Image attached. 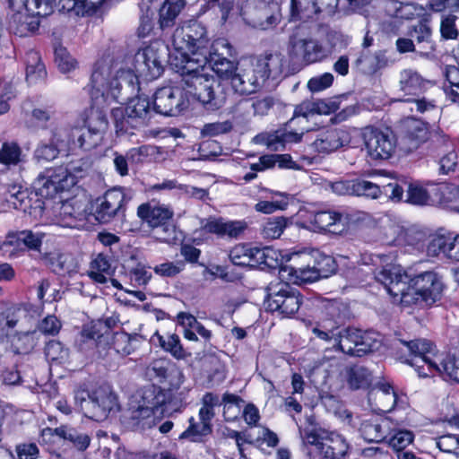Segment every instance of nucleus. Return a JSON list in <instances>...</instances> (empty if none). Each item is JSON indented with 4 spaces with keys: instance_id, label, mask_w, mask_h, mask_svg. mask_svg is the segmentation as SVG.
<instances>
[{
    "instance_id": "obj_45",
    "label": "nucleus",
    "mask_w": 459,
    "mask_h": 459,
    "mask_svg": "<svg viewBox=\"0 0 459 459\" xmlns=\"http://www.w3.org/2000/svg\"><path fill=\"white\" fill-rule=\"evenodd\" d=\"M374 333L363 332L359 343L354 346H349L347 354L351 356L362 357L374 351L378 350L380 342L374 337Z\"/></svg>"
},
{
    "instance_id": "obj_9",
    "label": "nucleus",
    "mask_w": 459,
    "mask_h": 459,
    "mask_svg": "<svg viewBox=\"0 0 459 459\" xmlns=\"http://www.w3.org/2000/svg\"><path fill=\"white\" fill-rule=\"evenodd\" d=\"M153 114L150 100L143 96L129 99L125 108L119 107L111 110L117 134H133L132 130L148 126Z\"/></svg>"
},
{
    "instance_id": "obj_38",
    "label": "nucleus",
    "mask_w": 459,
    "mask_h": 459,
    "mask_svg": "<svg viewBox=\"0 0 459 459\" xmlns=\"http://www.w3.org/2000/svg\"><path fill=\"white\" fill-rule=\"evenodd\" d=\"M105 0H59L60 11L74 13L77 16L92 14Z\"/></svg>"
},
{
    "instance_id": "obj_19",
    "label": "nucleus",
    "mask_w": 459,
    "mask_h": 459,
    "mask_svg": "<svg viewBox=\"0 0 459 459\" xmlns=\"http://www.w3.org/2000/svg\"><path fill=\"white\" fill-rule=\"evenodd\" d=\"M189 105L190 100L183 86L163 87L158 89L153 95L154 114L176 117L186 111Z\"/></svg>"
},
{
    "instance_id": "obj_49",
    "label": "nucleus",
    "mask_w": 459,
    "mask_h": 459,
    "mask_svg": "<svg viewBox=\"0 0 459 459\" xmlns=\"http://www.w3.org/2000/svg\"><path fill=\"white\" fill-rule=\"evenodd\" d=\"M455 243V238L443 235L435 236L430 238L426 246V252L429 256L435 257L444 254L450 259V247Z\"/></svg>"
},
{
    "instance_id": "obj_35",
    "label": "nucleus",
    "mask_w": 459,
    "mask_h": 459,
    "mask_svg": "<svg viewBox=\"0 0 459 459\" xmlns=\"http://www.w3.org/2000/svg\"><path fill=\"white\" fill-rule=\"evenodd\" d=\"M259 69L266 82L268 79L277 80L283 73L285 67L284 56L281 53L266 55L255 59Z\"/></svg>"
},
{
    "instance_id": "obj_7",
    "label": "nucleus",
    "mask_w": 459,
    "mask_h": 459,
    "mask_svg": "<svg viewBox=\"0 0 459 459\" xmlns=\"http://www.w3.org/2000/svg\"><path fill=\"white\" fill-rule=\"evenodd\" d=\"M187 96H192L210 110H217L224 106L227 100L225 86L219 78L212 74L190 75L186 79V86L184 87Z\"/></svg>"
},
{
    "instance_id": "obj_46",
    "label": "nucleus",
    "mask_w": 459,
    "mask_h": 459,
    "mask_svg": "<svg viewBox=\"0 0 459 459\" xmlns=\"http://www.w3.org/2000/svg\"><path fill=\"white\" fill-rule=\"evenodd\" d=\"M401 288H403V290L399 296L403 307L416 306L423 308L434 304L433 301L426 300L424 296L418 291L416 288H413L412 284L402 285Z\"/></svg>"
},
{
    "instance_id": "obj_21",
    "label": "nucleus",
    "mask_w": 459,
    "mask_h": 459,
    "mask_svg": "<svg viewBox=\"0 0 459 459\" xmlns=\"http://www.w3.org/2000/svg\"><path fill=\"white\" fill-rule=\"evenodd\" d=\"M262 74L255 60L240 63L230 82L232 90L240 95L257 91L265 83Z\"/></svg>"
},
{
    "instance_id": "obj_42",
    "label": "nucleus",
    "mask_w": 459,
    "mask_h": 459,
    "mask_svg": "<svg viewBox=\"0 0 459 459\" xmlns=\"http://www.w3.org/2000/svg\"><path fill=\"white\" fill-rule=\"evenodd\" d=\"M25 162V155L16 142H4L0 148V164L6 168Z\"/></svg>"
},
{
    "instance_id": "obj_26",
    "label": "nucleus",
    "mask_w": 459,
    "mask_h": 459,
    "mask_svg": "<svg viewBox=\"0 0 459 459\" xmlns=\"http://www.w3.org/2000/svg\"><path fill=\"white\" fill-rule=\"evenodd\" d=\"M28 12L18 10L8 14V30L11 33L19 37H28L39 30V15L30 14Z\"/></svg>"
},
{
    "instance_id": "obj_27",
    "label": "nucleus",
    "mask_w": 459,
    "mask_h": 459,
    "mask_svg": "<svg viewBox=\"0 0 459 459\" xmlns=\"http://www.w3.org/2000/svg\"><path fill=\"white\" fill-rule=\"evenodd\" d=\"M442 186H434L430 190L416 184H410L407 187L405 202L413 205H434L445 202Z\"/></svg>"
},
{
    "instance_id": "obj_60",
    "label": "nucleus",
    "mask_w": 459,
    "mask_h": 459,
    "mask_svg": "<svg viewBox=\"0 0 459 459\" xmlns=\"http://www.w3.org/2000/svg\"><path fill=\"white\" fill-rule=\"evenodd\" d=\"M339 0H311L315 20L319 16L327 17L335 13Z\"/></svg>"
},
{
    "instance_id": "obj_2",
    "label": "nucleus",
    "mask_w": 459,
    "mask_h": 459,
    "mask_svg": "<svg viewBox=\"0 0 459 459\" xmlns=\"http://www.w3.org/2000/svg\"><path fill=\"white\" fill-rule=\"evenodd\" d=\"M125 88H131L132 91L139 90L130 69L126 71L118 69L116 77H112L110 59H100L95 63L89 90L95 105L99 106L102 102L108 105L111 102L123 103L129 100V97L122 93Z\"/></svg>"
},
{
    "instance_id": "obj_4",
    "label": "nucleus",
    "mask_w": 459,
    "mask_h": 459,
    "mask_svg": "<svg viewBox=\"0 0 459 459\" xmlns=\"http://www.w3.org/2000/svg\"><path fill=\"white\" fill-rule=\"evenodd\" d=\"M88 162L82 159L71 160L65 165L48 168L33 182L35 195L54 198L58 193L67 191L77 183L87 169Z\"/></svg>"
},
{
    "instance_id": "obj_47",
    "label": "nucleus",
    "mask_w": 459,
    "mask_h": 459,
    "mask_svg": "<svg viewBox=\"0 0 459 459\" xmlns=\"http://www.w3.org/2000/svg\"><path fill=\"white\" fill-rule=\"evenodd\" d=\"M347 381L353 390L366 388L370 385L371 373L367 368L355 365L347 370Z\"/></svg>"
},
{
    "instance_id": "obj_29",
    "label": "nucleus",
    "mask_w": 459,
    "mask_h": 459,
    "mask_svg": "<svg viewBox=\"0 0 459 459\" xmlns=\"http://www.w3.org/2000/svg\"><path fill=\"white\" fill-rule=\"evenodd\" d=\"M46 234L41 231L23 230L11 232L7 235V242L10 246L20 250L41 252V247Z\"/></svg>"
},
{
    "instance_id": "obj_5",
    "label": "nucleus",
    "mask_w": 459,
    "mask_h": 459,
    "mask_svg": "<svg viewBox=\"0 0 459 459\" xmlns=\"http://www.w3.org/2000/svg\"><path fill=\"white\" fill-rule=\"evenodd\" d=\"M302 438L303 452L308 459H342L349 450L342 436L316 425L306 428Z\"/></svg>"
},
{
    "instance_id": "obj_8",
    "label": "nucleus",
    "mask_w": 459,
    "mask_h": 459,
    "mask_svg": "<svg viewBox=\"0 0 459 459\" xmlns=\"http://www.w3.org/2000/svg\"><path fill=\"white\" fill-rule=\"evenodd\" d=\"M132 197L130 190L122 186L112 187L91 202L90 214L101 224L122 220Z\"/></svg>"
},
{
    "instance_id": "obj_10",
    "label": "nucleus",
    "mask_w": 459,
    "mask_h": 459,
    "mask_svg": "<svg viewBox=\"0 0 459 459\" xmlns=\"http://www.w3.org/2000/svg\"><path fill=\"white\" fill-rule=\"evenodd\" d=\"M169 48L161 41H154L139 49L133 59L132 75L138 83V78L152 81L159 78L164 72Z\"/></svg>"
},
{
    "instance_id": "obj_48",
    "label": "nucleus",
    "mask_w": 459,
    "mask_h": 459,
    "mask_svg": "<svg viewBox=\"0 0 459 459\" xmlns=\"http://www.w3.org/2000/svg\"><path fill=\"white\" fill-rule=\"evenodd\" d=\"M315 20L311 0H290V22Z\"/></svg>"
},
{
    "instance_id": "obj_14",
    "label": "nucleus",
    "mask_w": 459,
    "mask_h": 459,
    "mask_svg": "<svg viewBox=\"0 0 459 459\" xmlns=\"http://www.w3.org/2000/svg\"><path fill=\"white\" fill-rule=\"evenodd\" d=\"M287 55L290 62L307 65L325 60L328 50L319 39L293 32L289 36Z\"/></svg>"
},
{
    "instance_id": "obj_62",
    "label": "nucleus",
    "mask_w": 459,
    "mask_h": 459,
    "mask_svg": "<svg viewBox=\"0 0 459 459\" xmlns=\"http://www.w3.org/2000/svg\"><path fill=\"white\" fill-rule=\"evenodd\" d=\"M425 144H427V152L429 154H434L439 150L448 151L449 147L452 145L449 138L439 133H430L429 135V141Z\"/></svg>"
},
{
    "instance_id": "obj_53",
    "label": "nucleus",
    "mask_w": 459,
    "mask_h": 459,
    "mask_svg": "<svg viewBox=\"0 0 459 459\" xmlns=\"http://www.w3.org/2000/svg\"><path fill=\"white\" fill-rule=\"evenodd\" d=\"M291 220L283 216L273 217L264 224L262 234L264 238L275 239L281 237L285 228L290 225Z\"/></svg>"
},
{
    "instance_id": "obj_39",
    "label": "nucleus",
    "mask_w": 459,
    "mask_h": 459,
    "mask_svg": "<svg viewBox=\"0 0 459 459\" xmlns=\"http://www.w3.org/2000/svg\"><path fill=\"white\" fill-rule=\"evenodd\" d=\"M186 6V0H165L159 10V23L162 30L173 27Z\"/></svg>"
},
{
    "instance_id": "obj_52",
    "label": "nucleus",
    "mask_w": 459,
    "mask_h": 459,
    "mask_svg": "<svg viewBox=\"0 0 459 459\" xmlns=\"http://www.w3.org/2000/svg\"><path fill=\"white\" fill-rule=\"evenodd\" d=\"M255 262L254 266H261L262 269L267 268L270 270L276 269L280 266L278 254L275 250L270 247H255Z\"/></svg>"
},
{
    "instance_id": "obj_50",
    "label": "nucleus",
    "mask_w": 459,
    "mask_h": 459,
    "mask_svg": "<svg viewBox=\"0 0 459 459\" xmlns=\"http://www.w3.org/2000/svg\"><path fill=\"white\" fill-rule=\"evenodd\" d=\"M212 432V426L204 425L196 422L193 417L189 419L188 428L183 431L178 438L187 439L191 442H203L204 437L209 436Z\"/></svg>"
},
{
    "instance_id": "obj_37",
    "label": "nucleus",
    "mask_w": 459,
    "mask_h": 459,
    "mask_svg": "<svg viewBox=\"0 0 459 459\" xmlns=\"http://www.w3.org/2000/svg\"><path fill=\"white\" fill-rule=\"evenodd\" d=\"M389 60L385 50L376 51L374 54L361 53L355 64L361 66L364 73L375 74L388 65Z\"/></svg>"
},
{
    "instance_id": "obj_32",
    "label": "nucleus",
    "mask_w": 459,
    "mask_h": 459,
    "mask_svg": "<svg viewBox=\"0 0 459 459\" xmlns=\"http://www.w3.org/2000/svg\"><path fill=\"white\" fill-rule=\"evenodd\" d=\"M65 134L61 130L54 129L48 141H41L34 151V157L38 160L52 161L58 157L62 149L66 146Z\"/></svg>"
},
{
    "instance_id": "obj_6",
    "label": "nucleus",
    "mask_w": 459,
    "mask_h": 459,
    "mask_svg": "<svg viewBox=\"0 0 459 459\" xmlns=\"http://www.w3.org/2000/svg\"><path fill=\"white\" fill-rule=\"evenodd\" d=\"M349 316L348 307L342 302L333 299L322 302L321 317L310 322L308 330L321 341L333 344V348H342L340 328Z\"/></svg>"
},
{
    "instance_id": "obj_11",
    "label": "nucleus",
    "mask_w": 459,
    "mask_h": 459,
    "mask_svg": "<svg viewBox=\"0 0 459 459\" xmlns=\"http://www.w3.org/2000/svg\"><path fill=\"white\" fill-rule=\"evenodd\" d=\"M74 401L85 417L99 422L105 420L110 411L118 407L117 396L102 387L92 392L78 388L74 392Z\"/></svg>"
},
{
    "instance_id": "obj_61",
    "label": "nucleus",
    "mask_w": 459,
    "mask_h": 459,
    "mask_svg": "<svg viewBox=\"0 0 459 459\" xmlns=\"http://www.w3.org/2000/svg\"><path fill=\"white\" fill-rule=\"evenodd\" d=\"M55 62L58 69L64 74L69 73L74 69L77 64L66 48L63 47L55 48Z\"/></svg>"
},
{
    "instance_id": "obj_33",
    "label": "nucleus",
    "mask_w": 459,
    "mask_h": 459,
    "mask_svg": "<svg viewBox=\"0 0 459 459\" xmlns=\"http://www.w3.org/2000/svg\"><path fill=\"white\" fill-rule=\"evenodd\" d=\"M408 273L404 272L401 273L400 269H395V271H392L388 268H382L381 270L375 273L376 280L384 285L387 293L393 298L399 297L403 288L402 285L407 284V280L405 278V274Z\"/></svg>"
},
{
    "instance_id": "obj_22",
    "label": "nucleus",
    "mask_w": 459,
    "mask_h": 459,
    "mask_svg": "<svg viewBox=\"0 0 459 459\" xmlns=\"http://www.w3.org/2000/svg\"><path fill=\"white\" fill-rule=\"evenodd\" d=\"M407 284H412L426 300L436 303L441 299L443 282L441 277L434 271H424L417 274L406 273Z\"/></svg>"
},
{
    "instance_id": "obj_63",
    "label": "nucleus",
    "mask_w": 459,
    "mask_h": 459,
    "mask_svg": "<svg viewBox=\"0 0 459 459\" xmlns=\"http://www.w3.org/2000/svg\"><path fill=\"white\" fill-rule=\"evenodd\" d=\"M88 124V134L93 133L94 134H99L100 132H103L108 127V119L106 114H104L101 110H91V113L87 119Z\"/></svg>"
},
{
    "instance_id": "obj_54",
    "label": "nucleus",
    "mask_w": 459,
    "mask_h": 459,
    "mask_svg": "<svg viewBox=\"0 0 459 459\" xmlns=\"http://www.w3.org/2000/svg\"><path fill=\"white\" fill-rule=\"evenodd\" d=\"M255 247L246 245H238L232 248L230 253V259L233 264L241 267H254Z\"/></svg>"
},
{
    "instance_id": "obj_43",
    "label": "nucleus",
    "mask_w": 459,
    "mask_h": 459,
    "mask_svg": "<svg viewBox=\"0 0 459 459\" xmlns=\"http://www.w3.org/2000/svg\"><path fill=\"white\" fill-rule=\"evenodd\" d=\"M112 274L113 271L108 257L103 254H99L91 263L90 278L98 283L104 284L108 281V276Z\"/></svg>"
},
{
    "instance_id": "obj_51",
    "label": "nucleus",
    "mask_w": 459,
    "mask_h": 459,
    "mask_svg": "<svg viewBox=\"0 0 459 459\" xmlns=\"http://www.w3.org/2000/svg\"><path fill=\"white\" fill-rule=\"evenodd\" d=\"M160 347L177 359H184L189 354L184 350L179 336L173 333L166 337L157 334Z\"/></svg>"
},
{
    "instance_id": "obj_23",
    "label": "nucleus",
    "mask_w": 459,
    "mask_h": 459,
    "mask_svg": "<svg viewBox=\"0 0 459 459\" xmlns=\"http://www.w3.org/2000/svg\"><path fill=\"white\" fill-rule=\"evenodd\" d=\"M402 145L406 152H412L429 141V125L420 119L407 118L401 126Z\"/></svg>"
},
{
    "instance_id": "obj_25",
    "label": "nucleus",
    "mask_w": 459,
    "mask_h": 459,
    "mask_svg": "<svg viewBox=\"0 0 459 459\" xmlns=\"http://www.w3.org/2000/svg\"><path fill=\"white\" fill-rule=\"evenodd\" d=\"M429 81L424 79L416 70L408 68L403 69L399 74V91L403 93V99L400 100L404 102H411L416 97L423 94Z\"/></svg>"
},
{
    "instance_id": "obj_58",
    "label": "nucleus",
    "mask_w": 459,
    "mask_h": 459,
    "mask_svg": "<svg viewBox=\"0 0 459 459\" xmlns=\"http://www.w3.org/2000/svg\"><path fill=\"white\" fill-rule=\"evenodd\" d=\"M440 371H435L442 376H446L448 379L459 383V359L455 356L447 355L438 365Z\"/></svg>"
},
{
    "instance_id": "obj_30",
    "label": "nucleus",
    "mask_w": 459,
    "mask_h": 459,
    "mask_svg": "<svg viewBox=\"0 0 459 459\" xmlns=\"http://www.w3.org/2000/svg\"><path fill=\"white\" fill-rule=\"evenodd\" d=\"M281 0H257L255 6V25L266 30L277 24Z\"/></svg>"
},
{
    "instance_id": "obj_15",
    "label": "nucleus",
    "mask_w": 459,
    "mask_h": 459,
    "mask_svg": "<svg viewBox=\"0 0 459 459\" xmlns=\"http://www.w3.org/2000/svg\"><path fill=\"white\" fill-rule=\"evenodd\" d=\"M264 306L271 312H278L282 316L295 315L301 304L302 295L299 290L287 282L271 283L266 289Z\"/></svg>"
},
{
    "instance_id": "obj_3",
    "label": "nucleus",
    "mask_w": 459,
    "mask_h": 459,
    "mask_svg": "<svg viewBox=\"0 0 459 459\" xmlns=\"http://www.w3.org/2000/svg\"><path fill=\"white\" fill-rule=\"evenodd\" d=\"M389 350L396 359L415 367L420 377H429L440 371L436 356V345L427 339H405L402 333H394L390 340Z\"/></svg>"
},
{
    "instance_id": "obj_16",
    "label": "nucleus",
    "mask_w": 459,
    "mask_h": 459,
    "mask_svg": "<svg viewBox=\"0 0 459 459\" xmlns=\"http://www.w3.org/2000/svg\"><path fill=\"white\" fill-rule=\"evenodd\" d=\"M236 56L237 51L229 40L220 38L212 43V49L205 56L206 60L203 64H208L220 81L226 80L230 82L240 64L231 59Z\"/></svg>"
},
{
    "instance_id": "obj_44",
    "label": "nucleus",
    "mask_w": 459,
    "mask_h": 459,
    "mask_svg": "<svg viewBox=\"0 0 459 459\" xmlns=\"http://www.w3.org/2000/svg\"><path fill=\"white\" fill-rule=\"evenodd\" d=\"M141 336L129 334L126 332L116 333L113 336L112 348L117 353L126 356L134 352L137 348Z\"/></svg>"
},
{
    "instance_id": "obj_1",
    "label": "nucleus",
    "mask_w": 459,
    "mask_h": 459,
    "mask_svg": "<svg viewBox=\"0 0 459 459\" xmlns=\"http://www.w3.org/2000/svg\"><path fill=\"white\" fill-rule=\"evenodd\" d=\"M180 389V381L172 388H161L152 385L143 390L142 403L130 408L124 416L125 423L134 430L151 429L155 424V411L170 415L181 411L186 403L187 391Z\"/></svg>"
},
{
    "instance_id": "obj_64",
    "label": "nucleus",
    "mask_w": 459,
    "mask_h": 459,
    "mask_svg": "<svg viewBox=\"0 0 459 459\" xmlns=\"http://www.w3.org/2000/svg\"><path fill=\"white\" fill-rule=\"evenodd\" d=\"M314 264L321 278H327L337 270L334 258L331 255H319V256L315 259Z\"/></svg>"
},
{
    "instance_id": "obj_41",
    "label": "nucleus",
    "mask_w": 459,
    "mask_h": 459,
    "mask_svg": "<svg viewBox=\"0 0 459 459\" xmlns=\"http://www.w3.org/2000/svg\"><path fill=\"white\" fill-rule=\"evenodd\" d=\"M26 80L29 83H37L47 76L45 65L39 52L30 50L25 55Z\"/></svg>"
},
{
    "instance_id": "obj_17",
    "label": "nucleus",
    "mask_w": 459,
    "mask_h": 459,
    "mask_svg": "<svg viewBox=\"0 0 459 459\" xmlns=\"http://www.w3.org/2000/svg\"><path fill=\"white\" fill-rule=\"evenodd\" d=\"M137 216L149 227L157 230L159 238L169 242L175 237L174 212L168 206L143 203L137 208Z\"/></svg>"
},
{
    "instance_id": "obj_59",
    "label": "nucleus",
    "mask_w": 459,
    "mask_h": 459,
    "mask_svg": "<svg viewBox=\"0 0 459 459\" xmlns=\"http://www.w3.org/2000/svg\"><path fill=\"white\" fill-rule=\"evenodd\" d=\"M103 336L101 333V324L100 323H90L84 325L78 339L80 345L82 343H90L91 345H95L97 341Z\"/></svg>"
},
{
    "instance_id": "obj_34",
    "label": "nucleus",
    "mask_w": 459,
    "mask_h": 459,
    "mask_svg": "<svg viewBox=\"0 0 459 459\" xmlns=\"http://www.w3.org/2000/svg\"><path fill=\"white\" fill-rule=\"evenodd\" d=\"M342 135L343 132L336 128L322 131L313 142L312 146L318 153H331L343 145Z\"/></svg>"
},
{
    "instance_id": "obj_20",
    "label": "nucleus",
    "mask_w": 459,
    "mask_h": 459,
    "mask_svg": "<svg viewBox=\"0 0 459 459\" xmlns=\"http://www.w3.org/2000/svg\"><path fill=\"white\" fill-rule=\"evenodd\" d=\"M362 136L367 152L372 160H387L393 155L397 140L389 127L381 129L376 126H367L363 130Z\"/></svg>"
},
{
    "instance_id": "obj_56",
    "label": "nucleus",
    "mask_w": 459,
    "mask_h": 459,
    "mask_svg": "<svg viewBox=\"0 0 459 459\" xmlns=\"http://www.w3.org/2000/svg\"><path fill=\"white\" fill-rule=\"evenodd\" d=\"M445 77L449 86H444L447 96L453 101H459V68L455 65H447L445 70Z\"/></svg>"
},
{
    "instance_id": "obj_40",
    "label": "nucleus",
    "mask_w": 459,
    "mask_h": 459,
    "mask_svg": "<svg viewBox=\"0 0 459 459\" xmlns=\"http://www.w3.org/2000/svg\"><path fill=\"white\" fill-rule=\"evenodd\" d=\"M52 436H57L64 440L71 442L78 450L84 451L91 443V437L87 434L79 433L75 429L67 426H60L55 429H47Z\"/></svg>"
},
{
    "instance_id": "obj_57",
    "label": "nucleus",
    "mask_w": 459,
    "mask_h": 459,
    "mask_svg": "<svg viewBox=\"0 0 459 459\" xmlns=\"http://www.w3.org/2000/svg\"><path fill=\"white\" fill-rule=\"evenodd\" d=\"M274 105L273 98L266 96L263 99L251 101L250 100H241L238 102L237 107L247 108L250 107L254 109L255 115L264 116Z\"/></svg>"
},
{
    "instance_id": "obj_36",
    "label": "nucleus",
    "mask_w": 459,
    "mask_h": 459,
    "mask_svg": "<svg viewBox=\"0 0 459 459\" xmlns=\"http://www.w3.org/2000/svg\"><path fill=\"white\" fill-rule=\"evenodd\" d=\"M8 3L12 13L25 10L48 16L53 13L55 0H8Z\"/></svg>"
},
{
    "instance_id": "obj_12",
    "label": "nucleus",
    "mask_w": 459,
    "mask_h": 459,
    "mask_svg": "<svg viewBox=\"0 0 459 459\" xmlns=\"http://www.w3.org/2000/svg\"><path fill=\"white\" fill-rule=\"evenodd\" d=\"M172 45L176 49L186 51L196 56L199 63L206 60L205 56L211 51L212 44L206 28L198 22H191L175 30L172 35Z\"/></svg>"
},
{
    "instance_id": "obj_18",
    "label": "nucleus",
    "mask_w": 459,
    "mask_h": 459,
    "mask_svg": "<svg viewBox=\"0 0 459 459\" xmlns=\"http://www.w3.org/2000/svg\"><path fill=\"white\" fill-rule=\"evenodd\" d=\"M300 226L313 232L341 234L346 229L342 213L327 209H308L302 212Z\"/></svg>"
},
{
    "instance_id": "obj_55",
    "label": "nucleus",
    "mask_w": 459,
    "mask_h": 459,
    "mask_svg": "<svg viewBox=\"0 0 459 459\" xmlns=\"http://www.w3.org/2000/svg\"><path fill=\"white\" fill-rule=\"evenodd\" d=\"M289 204V195L283 193H274L272 201H259L255 205L256 212L270 214L278 210H284Z\"/></svg>"
},
{
    "instance_id": "obj_28",
    "label": "nucleus",
    "mask_w": 459,
    "mask_h": 459,
    "mask_svg": "<svg viewBox=\"0 0 459 459\" xmlns=\"http://www.w3.org/2000/svg\"><path fill=\"white\" fill-rule=\"evenodd\" d=\"M171 363L167 359H157L152 360L145 369V375L151 381H158L162 383L169 380V387H173V384L180 381V385L183 384L184 376L178 370H169Z\"/></svg>"
},
{
    "instance_id": "obj_31",
    "label": "nucleus",
    "mask_w": 459,
    "mask_h": 459,
    "mask_svg": "<svg viewBox=\"0 0 459 459\" xmlns=\"http://www.w3.org/2000/svg\"><path fill=\"white\" fill-rule=\"evenodd\" d=\"M391 422L387 418L372 417L361 422L359 432L368 443H382L389 434Z\"/></svg>"
},
{
    "instance_id": "obj_13",
    "label": "nucleus",
    "mask_w": 459,
    "mask_h": 459,
    "mask_svg": "<svg viewBox=\"0 0 459 459\" xmlns=\"http://www.w3.org/2000/svg\"><path fill=\"white\" fill-rule=\"evenodd\" d=\"M332 187L333 192L340 195H357L377 199L381 194H385L395 202L402 201L404 192L403 187L396 181L380 187L377 184L360 178L340 180L334 182Z\"/></svg>"
},
{
    "instance_id": "obj_24",
    "label": "nucleus",
    "mask_w": 459,
    "mask_h": 459,
    "mask_svg": "<svg viewBox=\"0 0 459 459\" xmlns=\"http://www.w3.org/2000/svg\"><path fill=\"white\" fill-rule=\"evenodd\" d=\"M407 35L414 39L418 47V55L421 57H433L437 51V44L432 39V28L429 19H420L408 29Z\"/></svg>"
}]
</instances>
